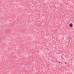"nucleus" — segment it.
Segmentation results:
<instances>
[{"label": "nucleus", "mask_w": 74, "mask_h": 74, "mask_svg": "<svg viewBox=\"0 0 74 74\" xmlns=\"http://www.w3.org/2000/svg\"><path fill=\"white\" fill-rule=\"evenodd\" d=\"M69 26L71 27H72L73 26V23H71L70 24H69Z\"/></svg>", "instance_id": "obj_1"}, {"label": "nucleus", "mask_w": 74, "mask_h": 74, "mask_svg": "<svg viewBox=\"0 0 74 74\" xmlns=\"http://www.w3.org/2000/svg\"><path fill=\"white\" fill-rule=\"evenodd\" d=\"M61 64H62V63Z\"/></svg>", "instance_id": "obj_5"}, {"label": "nucleus", "mask_w": 74, "mask_h": 74, "mask_svg": "<svg viewBox=\"0 0 74 74\" xmlns=\"http://www.w3.org/2000/svg\"><path fill=\"white\" fill-rule=\"evenodd\" d=\"M58 63H61V62H58Z\"/></svg>", "instance_id": "obj_2"}, {"label": "nucleus", "mask_w": 74, "mask_h": 74, "mask_svg": "<svg viewBox=\"0 0 74 74\" xmlns=\"http://www.w3.org/2000/svg\"><path fill=\"white\" fill-rule=\"evenodd\" d=\"M66 62H65V64H66Z\"/></svg>", "instance_id": "obj_3"}, {"label": "nucleus", "mask_w": 74, "mask_h": 74, "mask_svg": "<svg viewBox=\"0 0 74 74\" xmlns=\"http://www.w3.org/2000/svg\"><path fill=\"white\" fill-rule=\"evenodd\" d=\"M70 38V39H71V38Z\"/></svg>", "instance_id": "obj_4"}]
</instances>
